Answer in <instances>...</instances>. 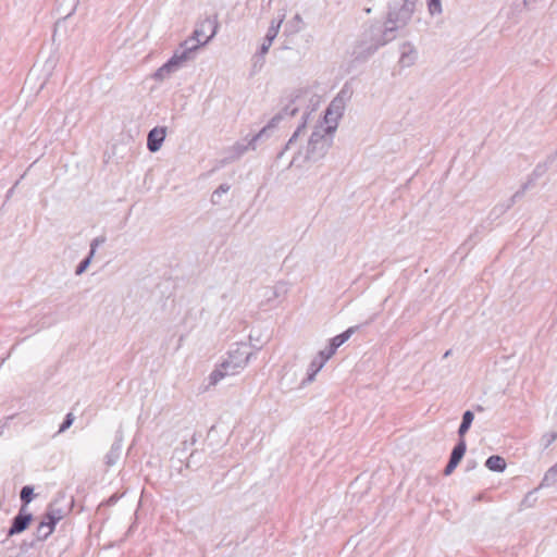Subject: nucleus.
<instances>
[{"label":"nucleus","mask_w":557,"mask_h":557,"mask_svg":"<svg viewBox=\"0 0 557 557\" xmlns=\"http://www.w3.org/2000/svg\"><path fill=\"white\" fill-rule=\"evenodd\" d=\"M342 94L343 91L337 97H335L327 107L324 115L325 125L337 126V120L342 117L345 111V101Z\"/></svg>","instance_id":"6"},{"label":"nucleus","mask_w":557,"mask_h":557,"mask_svg":"<svg viewBox=\"0 0 557 557\" xmlns=\"http://www.w3.org/2000/svg\"><path fill=\"white\" fill-rule=\"evenodd\" d=\"M166 137V127L157 126L152 128L147 136V148L150 152H157L162 147Z\"/></svg>","instance_id":"11"},{"label":"nucleus","mask_w":557,"mask_h":557,"mask_svg":"<svg viewBox=\"0 0 557 557\" xmlns=\"http://www.w3.org/2000/svg\"><path fill=\"white\" fill-rule=\"evenodd\" d=\"M485 467L494 472H503L506 469V461L503 457L493 455L486 459Z\"/></svg>","instance_id":"18"},{"label":"nucleus","mask_w":557,"mask_h":557,"mask_svg":"<svg viewBox=\"0 0 557 557\" xmlns=\"http://www.w3.org/2000/svg\"><path fill=\"white\" fill-rule=\"evenodd\" d=\"M91 259H92V257H90V253H89L88 257L85 258L83 261H81V263L77 265V268L75 270V274L76 275L83 274L89 267Z\"/></svg>","instance_id":"32"},{"label":"nucleus","mask_w":557,"mask_h":557,"mask_svg":"<svg viewBox=\"0 0 557 557\" xmlns=\"http://www.w3.org/2000/svg\"><path fill=\"white\" fill-rule=\"evenodd\" d=\"M557 440V432L546 433L542 436V445L544 448L549 447Z\"/></svg>","instance_id":"30"},{"label":"nucleus","mask_w":557,"mask_h":557,"mask_svg":"<svg viewBox=\"0 0 557 557\" xmlns=\"http://www.w3.org/2000/svg\"><path fill=\"white\" fill-rule=\"evenodd\" d=\"M557 481V465H554L547 470L542 481V485H552Z\"/></svg>","instance_id":"25"},{"label":"nucleus","mask_w":557,"mask_h":557,"mask_svg":"<svg viewBox=\"0 0 557 557\" xmlns=\"http://www.w3.org/2000/svg\"><path fill=\"white\" fill-rule=\"evenodd\" d=\"M21 500L23 502V506L28 505L34 497V488L29 485H25L22 487L20 493Z\"/></svg>","instance_id":"26"},{"label":"nucleus","mask_w":557,"mask_h":557,"mask_svg":"<svg viewBox=\"0 0 557 557\" xmlns=\"http://www.w3.org/2000/svg\"><path fill=\"white\" fill-rule=\"evenodd\" d=\"M309 116V113L308 112H305L302 117H304V121L302 123L297 127V129L294 132V134L292 135V137L289 138V140L287 141V144L285 145V148L283 151H281L277 156V158H282V156L284 154V152L286 150H289L294 147V145L296 144L297 141V138L298 136L301 134V132L304 131L305 126H306V120L307 117Z\"/></svg>","instance_id":"19"},{"label":"nucleus","mask_w":557,"mask_h":557,"mask_svg":"<svg viewBox=\"0 0 557 557\" xmlns=\"http://www.w3.org/2000/svg\"><path fill=\"white\" fill-rule=\"evenodd\" d=\"M416 59L417 51L414 47L409 42L404 44L401 46V53L399 59L400 65L404 67L411 66L414 63Z\"/></svg>","instance_id":"13"},{"label":"nucleus","mask_w":557,"mask_h":557,"mask_svg":"<svg viewBox=\"0 0 557 557\" xmlns=\"http://www.w3.org/2000/svg\"><path fill=\"white\" fill-rule=\"evenodd\" d=\"M307 91L297 89L293 92L289 103H287L278 113L283 114V119L287 116H294L299 110L301 104L305 102V96Z\"/></svg>","instance_id":"8"},{"label":"nucleus","mask_w":557,"mask_h":557,"mask_svg":"<svg viewBox=\"0 0 557 557\" xmlns=\"http://www.w3.org/2000/svg\"><path fill=\"white\" fill-rule=\"evenodd\" d=\"M450 355H451V350L449 349V350H447V351L444 354L443 358H448Z\"/></svg>","instance_id":"38"},{"label":"nucleus","mask_w":557,"mask_h":557,"mask_svg":"<svg viewBox=\"0 0 557 557\" xmlns=\"http://www.w3.org/2000/svg\"><path fill=\"white\" fill-rule=\"evenodd\" d=\"M249 149H251V146H250V139L248 140L247 144H244V143H236L233 147H232V151L234 152V157L235 158H239L240 156H243L246 151H248Z\"/></svg>","instance_id":"27"},{"label":"nucleus","mask_w":557,"mask_h":557,"mask_svg":"<svg viewBox=\"0 0 557 557\" xmlns=\"http://www.w3.org/2000/svg\"><path fill=\"white\" fill-rule=\"evenodd\" d=\"M283 20H284V15L277 21L276 26H269L267 35L264 37L268 39V41H273L276 38V36L280 32V27L283 23Z\"/></svg>","instance_id":"28"},{"label":"nucleus","mask_w":557,"mask_h":557,"mask_svg":"<svg viewBox=\"0 0 557 557\" xmlns=\"http://www.w3.org/2000/svg\"><path fill=\"white\" fill-rule=\"evenodd\" d=\"M294 21L297 22L298 24L302 23V18H301V16L299 14H296L294 16Z\"/></svg>","instance_id":"37"},{"label":"nucleus","mask_w":557,"mask_h":557,"mask_svg":"<svg viewBox=\"0 0 557 557\" xmlns=\"http://www.w3.org/2000/svg\"><path fill=\"white\" fill-rule=\"evenodd\" d=\"M215 33L216 25L210 20H206L201 24V28H196L193 35L181 45V49L176 50L171 59L154 72L153 78L157 81L169 78L183 67L188 60L193 59L194 52L201 46L208 44L214 37Z\"/></svg>","instance_id":"1"},{"label":"nucleus","mask_w":557,"mask_h":557,"mask_svg":"<svg viewBox=\"0 0 557 557\" xmlns=\"http://www.w3.org/2000/svg\"><path fill=\"white\" fill-rule=\"evenodd\" d=\"M74 419H75V418H74L73 413H71V412H70V413H67V414L65 416V418H64V420H63L62 424L60 425V429H59L58 433H63V432H65L67 429H70V428H71V425H72V424H73V422H74Z\"/></svg>","instance_id":"31"},{"label":"nucleus","mask_w":557,"mask_h":557,"mask_svg":"<svg viewBox=\"0 0 557 557\" xmlns=\"http://www.w3.org/2000/svg\"><path fill=\"white\" fill-rule=\"evenodd\" d=\"M64 516L65 510L59 506L58 500H54L49 505L44 517L49 520V523L55 525Z\"/></svg>","instance_id":"14"},{"label":"nucleus","mask_w":557,"mask_h":557,"mask_svg":"<svg viewBox=\"0 0 557 557\" xmlns=\"http://www.w3.org/2000/svg\"><path fill=\"white\" fill-rule=\"evenodd\" d=\"M104 240H106V238H104V237H97V238H95V239L91 242V244H90V251H89V252H90V257H94V255H95V251H96L97 247H98L99 245L103 244V243H104Z\"/></svg>","instance_id":"33"},{"label":"nucleus","mask_w":557,"mask_h":557,"mask_svg":"<svg viewBox=\"0 0 557 557\" xmlns=\"http://www.w3.org/2000/svg\"><path fill=\"white\" fill-rule=\"evenodd\" d=\"M473 419H474V414L472 411L470 410H467L463 412L462 414V421L459 425V429H458V435H459V438H463L466 433L469 431L472 422H473Z\"/></svg>","instance_id":"20"},{"label":"nucleus","mask_w":557,"mask_h":557,"mask_svg":"<svg viewBox=\"0 0 557 557\" xmlns=\"http://www.w3.org/2000/svg\"><path fill=\"white\" fill-rule=\"evenodd\" d=\"M78 3L79 0H57V11L63 17L55 23L54 34L64 27L66 20L76 11Z\"/></svg>","instance_id":"7"},{"label":"nucleus","mask_w":557,"mask_h":557,"mask_svg":"<svg viewBox=\"0 0 557 557\" xmlns=\"http://www.w3.org/2000/svg\"><path fill=\"white\" fill-rule=\"evenodd\" d=\"M283 120V114L282 113H276L270 121L269 123L262 128L259 131V133H257L256 135H253L251 138H250V146H251V150H256V147H257V141L258 140H261L263 138H268L271 134V132L278 125V123Z\"/></svg>","instance_id":"12"},{"label":"nucleus","mask_w":557,"mask_h":557,"mask_svg":"<svg viewBox=\"0 0 557 557\" xmlns=\"http://www.w3.org/2000/svg\"><path fill=\"white\" fill-rule=\"evenodd\" d=\"M54 524L49 523V520L44 517L42 521L36 529V537L38 541H45L54 530Z\"/></svg>","instance_id":"17"},{"label":"nucleus","mask_w":557,"mask_h":557,"mask_svg":"<svg viewBox=\"0 0 557 557\" xmlns=\"http://www.w3.org/2000/svg\"><path fill=\"white\" fill-rule=\"evenodd\" d=\"M33 519L32 513L26 512L24 506L21 508L20 512L13 518L12 524L9 529L8 535L12 536L18 533H22L27 529L30 521Z\"/></svg>","instance_id":"10"},{"label":"nucleus","mask_w":557,"mask_h":557,"mask_svg":"<svg viewBox=\"0 0 557 557\" xmlns=\"http://www.w3.org/2000/svg\"><path fill=\"white\" fill-rule=\"evenodd\" d=\"M273 41H268L267 38L263 39V42L260 46L259 51L253 57V67L261 69L264 64V57L269 52L270 47Z\"/></svg>","instance_id":"16"},{"label":"nucleus","mask_w":557,"mask_h":557,"mask_svg":"<svg viewBox=\"0 0 557 557\" xmlns=\"http://www.w3.org/2000/svg\"><path fill=\"white\" fill-rule=\"evenodd\" d=\"M335 129L336 125L317 126L309 138L305 159L312 162L323 159L332 146Z\"/></svg>","instance_id":"3"},{"label":"nucleus","mask_w":557,"mask_h":557,"mask_svg":"<svg viewBox=\"0 0 557 557\" xmlns=\"http://www.w3.org/2000/svg\"><path fill=\"white\" fill-rule=\"evenodd\" d=\"M556 465H557V462H556Z\"/></svg>","instance_id":"42"},{"label":"nucleus","mask_w":557,"mask_h":557,"mask_svg":"<svg viewBox=\"0 0 557 557\" xmlns=\"http://www.w3.org/2000/svg\"><path fill=\"white\" fill-rule=\"evenodd\" d=\"M416 3L417 0H400V2L395 1L389 4L384 30L380 38L367 48L364 58L373 54L380 47L395 38L396 30L410 22Z\"/></svg>","instance_id":"2"},{"label":"nucleus","mask_w":557,"mask_h":557,"mask_svg":"<svg viewBox=\"0 0 557 557\" xmlns=\"http://www.w3.org/2000/svg\"><path fill=\"white\" fill-rule=\"evenodd\" d=\"M277 21H272L270 26H276Z\"/></svg>","instance_id":"40"},{"label":"nucleus","mask_w":557,"mask_h":557,"mask_svg":"<svg viewBox=\"0 0 557 557\" xmlns=\"http://www.w3.org/2000/svg\"><path fill=\"white\" fill-rule=\"evenodd\" d=\"M459 463L458 462H454L451 460H448V463L446 465L445 469H444V474L445 475H449L453 473V471L456 469V467L458 466Z\"/></svg>","instance_id":"35"},{"label":"nucleus","mask_w":557,"mask_h":557,"mask_svg":"<svg viewBox=\"0 0 557 557\" xmlns=\"http://www.w3.org/2000/svg\"><path fill=\"white\" fill-rule=\"evenodd\" d=\"M356 329V326H351L342 334L333 337L330 342V354H335L336 349L350 338Z\"/></svg>","instance_id":"15"},{"label":"nucleus","mask_w":557,"mask_h":557,"mask_svg":"<svg viewBox=\"0 0 557 557\" xmlns=\"http://www.w3.org/2000/svg\"><path fill=\"white\" fill-rule=\"evenodd\" d=\"M267 1H268V5L270 7V5H271L272 0H267Z\"/></svg>","instance_id":"41"},{"label":"nucleus","mask_w":557,"mask_h":557,"mask_svg":"<svg viewBox=\"0 0 557 557\" xmlns=\"http://www.w3.org/2000/svg\"><path fill=\"white\" fill-rule=\"evenodd\" d=\"M120 453H121V444L114 443L111 446V449L109 450V453L106 455V458H104L106 465L108 467L114 466L120 458Z\"/></svg>","instance_id":"23"},{"label":"nucleus","mask_w":557,"mask_h":557,"mask_svg":"<svg viewBox=\"0 0 557 557\" xmlns=\"http://www.w3.org/2000/svg\"><path fill=\"white\" fill-rule=\"evenodd\" d=\"M428 10L432 16L441 14L443 11L441 0H428Z\"/></svg>","instance_id":"29"},{"label":"nucleus","mask_w":557,"mask_h":557,"mask_svg":"<svg viewBox=\"0 0 557 557\" xmlns=\"http://www.w3.org/2000/svg\"><path fill=\"white\" fill-rule=\"evenodd\" d=\"M307 91L297 89L293 92L289 103H287L278 113L283 114V119L287 116H294L299 110L301 104L305 102V96Z\"/></svg>","instance_id":"9"},{"label":"nucleus","mask_w":557,"mask_h":557,"mask_svg":"<svg viewBox=\"0 0 557 557\" xmlns=\"http://www.w3.org/2000/svg\"><path fill=\"white\" fill-rule=\"evenodd\" d=\"M250 357L251 352L246 346L238 347L235 350L230 351L227 359H225L220 367L210 374V385H215L225 376L237 374L248 364Z\"/></svg>","instance_id":"4"},{"label":"nucleus","mask_w":557,"mask_h":557,"mask_svg":"<svg viewBox=\"0 0 557 557\" xmlns=\"http://www.w3.org/2000/svg\"><path fill=\"white\" fill-rule=\"evenodd\" d=\"M231 186L228 184H221L211 196V201L213 205H220L221 203V197L222 195L226 194L230 190Z\"/></svg>","instance_id":"24"},{"label":"nucleus","mask_w":557,"mask_h":557,"mask_svg":"<svg viewBox=\"0 0 557 557\" xmlns=\"http://www.w3.org/2000/svg\"><path fill=\"white\" fill-rule=\"evenodd\" d=\"M466 449L467 445L465 438H459V442L456 444L450 454L449 460L459 463L465 456Z\"/></svg>","instance_id":"21"},{"label":"nucleus","mask_w":557,"mask_h":557,"mask_svg":"<svg viewBox=\"0 0 557 557\" xmlns=\"http://www.w3.org/2000/svg\"><path fill=\"white\" fill-rule=\"evenodd\" d=\"M324 367V363L323 361H320L319 358H314L310 366H309V369H308V376L307 379L304 381V384L305 383H311L314 381V377L317 375V373Z\"/></svg>","instance_id":"22"},{"label":"nucleus","mask_w":557,"mask_h":557,"mask_svg":"<svg viewBox=\"0 0 557 557\" xmlns=\"http://www.w3.org/2000/svg\"><path fill=\"white\" fill-rule=\"evenodd\" d=\"M296 160H297V156H294L292 161H290V163H289V166L293 165L296 162Z\"/></svg>","instance_id":"39"},{"label":"nucleus","mask_w":557,"mask_h":557,"mask_svg":"<svg viewBox=\"0 0 557 557\" xmlns=\"http://www.w3.org/2000/svg\"><path fill=\"white\" fill-rule=\"evenodd\" d=\"M546 172V165L544 164H539L532 175L530 176V178L528 180L527 183H524L519 190H517L507 201L506 205H502L500 207V211L502 212H505L507 210H509L518 199H520L521 197H523L524 193L528 190V188L534 183V181L536 178H539L540 176H542L544 173Z\"/></svg>","instance_id":"5"},{"label":"nucleus","mask_w":557,"mask_h":557,"mask_svg":"<svg viewBox=\"0 0 557 557\" xmlns=\"http://www.w3.org/2000/svg\"><path fill=\"white\" fill-rule=\"evenodd\" d=\"M459 463L458 462H454L451 460H448V463L446 465L445 469H444V474L445 475H449L453 473V471L456 469V467L458 466Z\"/></svg>","instance_id":"36"},{"label":"nucleus","mask_w":557,"mask_h":557,"mask_svg":"<svg viewBox=\"0 0 557 557\" xmlns=\"http://www.w3.org/2000/svg\"><path fill=\"white\" fill-rule=\"evenodd\" d=\"M334 354H330V347L326 349V350H321L319 352V360L320 361H323V363L325 364V362L333 356Z\"/></svg>","instance_id":"34"}]
</instances>
